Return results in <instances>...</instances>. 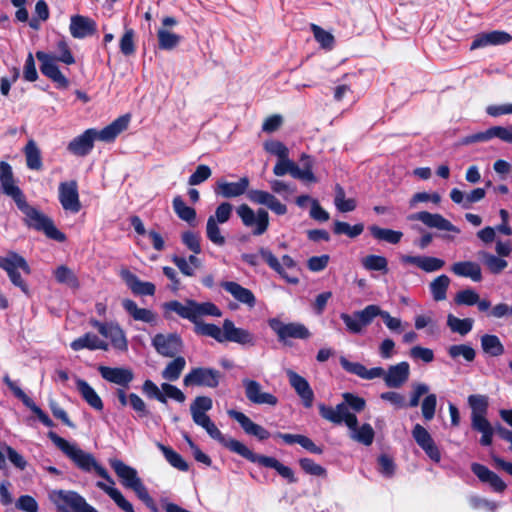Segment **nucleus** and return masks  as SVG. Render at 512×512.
Here are the masks:
<instances>
[{
	"instance_id": "53",
	"label": "nucleus",
	"mask_w": 512,
	"mask_h": 512,
	"mask_svg": "<svg viewBox=\"0 0 512 512\" xmlns=\"http://www.w3.org/2000/svg\"><path fill=\"white\" fill-rule=\"evenodd\" d=\"M157 37L158 46L161 50H172L177 47L181 41V36L166 28H160L157 32Z\"/></svg>"
},
{
	"instance_id": "40",
	"label": "nucleus",
	"mask_w": 512,
	"mask_h": 512,
	"mask_svg": "<svg viewBox=\"0 0 512 512\" xmlns=\"http://www.w3.org/2000/svg\"><path fill=\"white\" fill-rule=\"evenodd\" d=\"M194 300H186L184 303L172 300L163 304L166 312H174L183 319H187L195 324Z\"/></svg>"
},
{
	"instance_id": "26",
	"label": "nucleus",
	"mask_w": 512,
	"mask_h": 512,
	"mask_svg": "<svg viewBox=\"0 0 512 512\" xmlns=\"http://www.w3.org/2000/svg\"><path fill=\"white\" fill-rule=\"evenodd\" d=\"M223 329H224V342H234L240 345H255V337L254 335L243 328H238L234 325L233 321L230 319H225L223 321Z\"/></svg>"
},
{
	"instance_id": "59",
	"label": "nucleus",
	"mask_w": 512,
	"mask_h": 512,
	"mask_svg": "<svg viewBox=\"0 0 512 512\" xmlns=\"http://www.w3.org/2000/svg\"><path fill=\"white\" fill-rule=\"evenodd\" d=\"M362 266L368 271L387 273L388 261L384 256L368 255L362 259Z\"/></svg>"
},
{
	"instance_id": "58",
	"label": "nucleus",
	"mask_w": 512,
	"mask_h": 512,
	"mask_svg": "<svg viewBox=\"0 0 512 512\" xmlns=\"http://www.w3.org/2000/svg\"><path fill=\"white\" fill-rule=\"evenodd\" d=\"M194 314H195V323L201 322L199 320L202 316H214L220 317L222 315L221 310L212 302H202L199 303L194 301Z\"/></svg>"
},
{
	"instance_id": "54",
	"label": "nucleus",
	"mask_w": 512,
	"mask_h": 512,
	"mask_svg": "<svg viewBox=\"0 0 512 512\" xmlns=\"http://www.w3.org/2000/svg\"><path fill=\"white\" fill-rule=\"evenodd\" d=\"M206 237L211 243L218 247H222L226 244V238L222 234L220 224L215 223L212 218L207 219Z\"/></svg>"
},
{
	"instance_id": "21",
	"label": "nucleus",
	"mask_w": 512,
	"mask_h": 512,
	"mask_svg": "<svg viewBox=\"0 0 512 512\" xmlns=\"http://www.w3.org/2000/svg\"><path fill=\"white\" fill-rule=\"evenodd\" d=\"M492 138H499L500 140L506 143L512 144V124L507 127L494 126L487 129L484 132H479L466 136L462 140V143L468 145L476 142L488 141Z\"/></svg>"
},
{
	"instance_id": "62",
	"label": "nucleus",
	"mask_w": 512,
	"mask_h": 512,
	"mask_svg": "<svg viewBox=\"0 0 512 512\" xmlns=\"http://www.w3.org/2000/svg\"><path fill=\"white\" fill-rule=\"evenodd\" d=\"M181 240L187 249L194 254H200L202 252L201 237L198 233L190 230L185 231L181 234Z\"/></svg>"
},
{
	"instance_id": "38",
	"label": "nucleus",
	"mask_w": 512,
	"mask_h": 512,
	"mask_svg": "<svg viewBox=\"0 0 512 512\" xmlns=\"http://www.w3.org/2000/svg\"><path fill=\"white\" fill-rule=\"evenodd\" d=\"M122 277L134 294L144 296L154 295L156 288L153 283L141 281L135 274L128 270L122 272Z\"/></svg>"
},
{
	"instance_id": "33",
	"label": "nucleus",
	"mask_w": 512,
	"mask_h": 512,
	"mask_svg": "<svg viewBox=\"0 0 512 512\" xmlns=\"http://www.w3.org/2000/svg\"><path fill=\"white\" fill-rule=\"evenodd\" d=\"M471 470L480 481L488 483L495 492L501 493L506 489L507 485L505 482L486 466L479 463H473L471 465Z\"/></svg>"
},
{
	"instance_id": "44",
	"label": "nucleus",
	"mask_w": 512,
	"mask_h": 512,
	"mask_svg": "<svg viewBox=\"0 0 512 512\" xmlns=\"http://www.w3.org/2000/svg\"><path fill=\"white\" fill-rule=\"evenodd\" d=\"M26 165L28 169L39 171L43 167L41 151L34 140H29L24 147Z\"/></svg>"
},
{
	"instance_id": "25",
	"label": "nucleus",
	"mask_w": 512,
	"mask_h": 512,
	"mask_svg": "<svg viewBox=\"0 0 512 512\" xmlns=\"http://www.w3.org/2000/svg\"><path fill=\"white\" fill-rule=\"evenodd\" d=\"M286 374L288 376L291 387L301 398L304 407H312L314 401V392L308 381L292 370H287Z\"/></svg>"
},
{
	"instance_id": "29",
	"label": "nucleus",
	"mask_w": 512,
	"mask_h": 512,
	"mask_svg": "<svg viewBox=\"0 0 512 512\" xmlns=\"http://www.w3.org/2000/svg\"><path fill=\"white\" fill-rule=\"evenodd\" d=\"M95 135V129H87L69 142L67 150L76 156L88 155L93 149Z\"/></svg>"
},
{
	"instance_id": "46",
	"label": "nucleus",
	"mask_w": 512,
	"mask_h": 512,
	"mask_svg": "<svg viewBox=\"0 0 512 512\" xmlns=\"http://www.w3.org/2000/svg\"><path fill=\"white\" fill-rule=\"evenodd\" d=\"M157 447L171 466L180 471H187L189 469L187 462L171 447L165 446L160 442L157 443Z\"/></svg>"
},
{
	"instance_id": "36",
	"label": "nucleus",
	"mask_w": 512,
	"mask_h": 512,
	"mask_svg": "<svg viewBox=\"0 0 512 512\" xmlns=\"http://www.w3.org/2000/svg\"><path fill=\"white\" fill-rule=\"evenodd\" d=\"M129 124V116H121L114 120L111 124L104 127L102 130L97 131L95 129V139L111 142L113 141L122 131H124Z\"/></svg>"
},
{
	"instance_id": "10",
	"label": "nucleus",
	"mask_w": 512,
	"mask_h": 512,
	"mask_svg": "<svg viewBox=\"0 0 512 512\" xmlns=\"http://www.w3.org/2000/svg\"><path fill=\"white\" fill-rule=\"evenodd\" d=\"M429 390V386L425 383H414L409 402L406 404V407L415 408L419 405L420 398L426 395L421 403L422 416L426 421H431L434 418L437 406V396L433 393L428 394Z\"/></svg>"
},
{
	"instance_id": "1",
	"label": "nucleus",
	"mask_w": 512,
	"mask_h": 512,
	"mask_svg": "<svg viewBox=\"0 0 512 512\" xmlns=\"http://www.w3.org/2000/svg\"><path fill=\"white\" fill-rule=\"evenodd\" d=\"M0 185L3 194L12 198L17 208L24 214L23 221L28 228L43 232L46 237L57 242L66 240V235L54 225L51 218L28 204L24 193L15 183L11 165L5 161L0 162Z\"/></svg>"
},
{
	"instance_id": "64",
	"label": "nucleus",
	"mask_w": 512,
	"mask_h": 512,
	"mask_svg": "<svg viewBox=\"0 0 512 512\" xmlns=\"http://www.w3.org/2000/svg\"><path fill=\"white\" fill-rule=\"evenodd\" d=\"M233 213V205L229 202H222L219 204L213 215H210L208 218L214 219V222L217 224H225L227 223Z\"/></svg>"
},
{
	"instance_id": "3",
	"label": "nucleus",
	"mask_w": 512,
	"mask_h": 512,
	"mask_svg": "<svg viewBox=\"0 0 512 512\" xmlns=\"http://www.w3.org/2000/svg\"><path fill=\"white\" fill-rule=\"evenodd\" d=\"M194 423L202 427L207 434L214 440L218 441L221 445L229 449L231 452L236 453L252 463H256L266 468H272L283 478L287 479L290 483L296 482L292 469L283 465L274 457L264 456L254 453L244 443L231 437H226L218 429L215 423L207 416H197L193 419Z\"/></svg>"
},
{
	"instance_id": "51",
	"label": "nucleus",
	"mask_w": 512,
	"mask_h": 512,
	"mask_svg": "<svg viewBox=\"0 0 512 512\" xmlns=\"http://www.w3.org/2000/svg\"><path fill=\"white\" fill-rule=\"evenodd\" d=\"M369 230L374 238L385 241L390 244L399 243L401 238L403 237V233L401 231L380 228L376 225L370 226Z\"/></svg>"
},
{
	"instance_id": "28",
	"label": "nucleus",
	"mask_w": 512,
	"mask_h": 512,
	"mask_svg": "<svg viewBox=\"0 0 512 512\" xmlns=\"http://www.w3.org/2000/svg\"><path fill=\"white\" fill-rule=\"evenodd\" d=\"M248 177H242L237 182L219 180L216 183L214 192L224 198H235L245 194L249 187Z\"/></svg>"
},
{
	"instance_id": "42",
	"label": "nucleus",
	"mask_w": 512,
	"mask_h": 512,
	"mask_svg": "<svg viewBox=\"0 0 512 512\" xmlns=\"http://www.w3.org/2000/svg\"><path fill=\"white\" fill-rule=\"evenodd\" d=\"M173 209L176 215L190 226H196V211L194 208L185 204L181 196H175L172 201Z\"/></svg>"
},
{
	"instance_id": "8",
	"label": "nucleus",
	"mask_w": 512,
	"mask_h": 512,
	"mask_svg": "<svg viewBox=\"0 0 512 512\" xmlns=\"http://www.w3.org/2000/svg\"><path fill=\"white\" fill-rule=\"evenodd\" d=\"M50 501L56 506L58 512H97L89 505L84 497L71 490H52L49 493Z\"/></svg>"
},
{
	"instance_id": "34",
	"label": "nucleus",
	"mask_w": 512,
	"mask_h": 512,
	"mask_svg": "<svg viewBox=\"0 0 512 512\" xmlns=\"http://www.w3.org/2000/svg\"><path fill=\"white\" fill-rule=\"evenodd\" d=\"M70 347L73 351H80L83 349L107 351L109 349V344L105 340L99 338L96 334L88 332L73 340Z\"/></svg>"
},
{
	"instance_id": "61",
	"label": "nucleus",
	"mask_w": 512,
	"mask_h": 512,
	"mask_svg": "<svg viewBox=\"0 0 512 512\" xmlns=\"http://www.w3.org/2000/svg\"><path fill=\"white\" fill-rule=\"evenodd\" d=\"M55 278L59 283L66 284L71 288L78 287V280L75 274L67 266H59L54 272Z\"/></svg>"
},
{
	"instance_id": "12",
	"label": "nucleus",
	"mask_w": 512,
	"mask_h": 512,
	"mask_svg": "<svg viewBox=\"0 0 512 512\" xmlns=\"http://www.w3.org/2000/svg\"><path fill=\"white\" fill-rule=\"evenodd\" d=\"M258 253L266 264L279 274L286 282L290 284H298V277L291 276L286 272V269H294L296 267V262L292 257L284 255L280 261L268 248L264 247L260 248Z\"/></svg>"
},
{
	"instance_id": "24",
	"label": "nucleus",
	"mask_w": 512,
	"mask_h": 512,
	"mask_svg": "<svg viewBox=\"0 0 512 512\" xmlns=\"http://www.w3.org/2000/svg\"><path fill=\"white\" fill-rule=\"evenodd\" d=\"M98 371L104 380L122 387H128L134 379L130 368L99 366Z\"/></svg>"
},
{
	"instance_id": "14",
	"label": "nucleus",
	"mask_w": 512,
	"mask_h": 512,
	"mask_svg": "<svg viewBox=\"0 0 512 512\" xmlns=\"http://www.w3.org/2000/svg\"><path fill=\"white\" fill-rule=\"evenodd\" d=\"M221 372L207 367L193 368L185 375L183 383L185 386H203L216 388L219 385Z\"/></svg>"
},
{
	"instance_id": "30",
	"label": "nucleus",
	"mask_w": 512,
	"mask_h": 512,
	"mask_svg": "<svg viewBox=\"0 0 512 512\" xmlns=\"http://www.w3.org/2000/svg\"><path fill=\"white\" fill-rule=\"evenodd\" d=\"M69 31L72 37L83 39L95 33L96 23L89 17L73 15L70 18Z\"/></svg>"
},
{
	"instance_id": "16",
	"label": "nucleus",
	"mask_w": 512,
	"mask_h": 512,
	"mask_svg": "<svg viewBox=\"0 0 512 512\" xmlns=\"http://www.w3.org/2000/svg\"><path fill=\"white\" fill-rule=\"evenodd\" d=\"M152 346L164 357H175L181 352L183 342L177 333H158L152 338Z\"/></svg>"
},
{
	"instance_id": "22",
	"label": "nucleus",
	"mask_w": 512,
	"mask_h": 512,
	"mask_svg": "<svg viewBox=\"0 0 512 512\" xmlns=\"http://www.w3.org/2000/svg\"><path fill=\"white\" fill-rule=\"evenodd\" d=\"M227 414L240 424L241 428L247 435L254 436L259 441L267 440L270 437V432L267 429L254 423L243 412L230 409L227 411Z\"/></svg>"
},
{
	"instance_id": "6",
	"label": "nucleus",
	"mask_w": 512,
	"mask_h": 512,
	"mask_svg": "<svg viewBox=\"0 0 512 512\" xmlns=\"http://www.w3.org/2000/svg\"><path fill=\"white\" fill-rule=\"evenodd\" d=\"M342 397L343 402L337 404L335 408L323 403L318 405L319 414L323 419L333 424L341 425L347 421V415H355L350 412V409L354 412H361L366 406L364 398L352 393H344Z\"/></svg>"
},
{
	"instance_id": "15",
	"label": "nucleus",
	"mask_w": 512,
	"mask_h": 512,
	"mask_svg": "<svg viewBox=\"0 0 512 512\" xmlns=\"http://www.w3.org/2000/svg\"><path fill=\"white\" fill-rule=\"evenodd\" d=\"M90 325L98 330L105 338L110 339L114 348L126 351L128 342L122 328L115 322H100L96 319H90Z\"/></svg>"
},
{
	"instance_id": "35",
	"label": "nucleus",
	"mask_w": 512,
	"mask_h": 512,
	"mask_svg": "<svg viewBox=\"0 0 512 512\" xmlns=\"http://www.w3.org/2000/svg\"><path fill=\"white\" fill-rule=\"evenodd\" d=\"M9 389L13 392L15 397L20 399L22 403L37 416V418L43 425H45L46 427L54 426L53 421L48 417V415L40 407H38L34 403V401L30 397H28L19 386H17L13 382L12 386H9Z\"/></svg>"
},
{
	"instance_id": "47",
	"label": "nucleus",
	"mask_w": 512,
	"mask_h": 512,
	"mask_svg": "<svg viewBox=\"0 0 512 512\" xmlns=\"http://www.w3.org/2000/svg\"><path fill=\"white\" fill-rule=\"evenodd\" d=\"M450 278L442 274L436 277L429 285V289L432 295V298L435 301H442L446 299V294L448 287L450 285Z\"/></svg>"
},
{
	"instance_id": "55",
	"label": "nucleus",
	"mask_w": 512,
	"mask_h": 512,
	"mask_svg": "<svg viewBox=\"0 0 512 512\" xmlns=\"http://www.w3.org/2000/svg\"><path fill=\"white\" fill-rule=\"evenodd\" d=\"M334 204L342 213L351 212L356 208V201L353 198L346 199L345 191L339 184L335 186Z\"/></svg>"
},
{
	"instance_id": "11",
	"label": "nucleus",
	"mask_w": 512,
	"mask_h": 512,
	"mask_svg": "<svg viewBox=\"0 0 512 512\" xmlns=\"http://www.w3.org/2000/svg\"><path fill=\"white\" fill-rule=\"evenodd\" d=\"M236 212L243 225L250 228L254 236H260L267 231L269 227V214L265 209L259 208L254 211L247 204H242L237 207Z\"/></svg>"
},
{
	"instance_id": "23",
	"label": "nucleus",
	"mask_w": 512,
	"mask_h": 512,
	"mask_svg": "<svg viewBox=\"0 0 512 512\" xmlns=\"http://www.w3.org/2000/svg\"><path fill=\"white\" fill-rule=\"evenodd\" d=\"M350 430V438L365 446H369L374 440V430L368 423L358 427V419L356 415H347V421L344 422Z\"/></svg>"
},
{
	"instance_id": "5",
	"label": "nucleus",
	"mask_w": 512,
	"mask_h": 512,
	"mask_svg": "<svg viewBox=\"0 0 512 512\" xmlns=\"http://www.w3.org/2000/svg\"><path fill=\"white\" fill-rule=\"evenodd\" d=\"M57 50V55L43 51H37L36 58L40 62L41 73L53 81L58 88L66 89L69 87V80L59 70L57 62H62L66 65H72L75 63V58L65 40L58 41Z\"/></svg>"
},
{
	"instance_id": "50",
	"label": "nucleus",
	"mask_w": 512,
	"mask_h": 512,
	"mask_svg": "<svg viewBox=\"0 0 512 512\" xmlns=\"http://www.w3.org/2000/svg\"><path fill=\"white\" fill-rule=\"evenodd\" d=\"M303 167L297 166L294 170L293 178L302 180L304 182H317L318 179L313 173V162L309 156L303 155L301 157Z\"/></svg>"
},
{
	"instance_id": "45",
	"label": "nucleus",
	"mask_w": 512,
	"mask_h": 512,
	"mask_svg": "<svg viewBox=\"0 0 512 512\" xmlns=\"http://www.w3.org/2000/svg\"><path fill=\"white\" fill-rule=\"evenodd\" d=\"M468 404L472 410L471 420L479 417H486L489 398L482 394H473L468 397Z\"/></svg>"
},
{
	"instance_id": "57",
	"label": "nucleus",
	"mask_w": 512,
	"mask_h": 512,
	"mask_svg": "<svg viewBox=\"0 0 512 512\" xmlns=\"http://www.w3.org/2000/svg\"><path fill=\"white\" fill-rule=\"evenodd\" d=\"M213 406L212 399L208 396H197L190 405L192 419L197 416H207L206 412L211 410Z\"/></svg>"
},
{
	"instance_id": "18",
	"label": "nucleus",
	"mask_w": 512,
	"mask_h": 512,
	"mask_svg": "<svg viewBox=\"0 0 512 512\" xmlns=\"http://www.w3.org/2000/svg\"><path fill=\"white\" fill-rule=\"evenodd\" d=\"M59 202L65 211L78 213L81 210L78 185L74 180L61 182L59 184Z\"/></svg>"
},
{
	"instance_id": "31",
	"label": "nucleus",
	"mask_w": 512,
	"mask_h": 512,
	"mask_svg": "<svg viewBox=\"0 0 512 512\" xmlns=\"http://www.w3.org/2000/svg\"><path fill=\"white\" fill-rule=\"evenodd\" d=\"M109 465L121 479V483L125 488L130 489L135 485V483H138L141 480L135 468L125 464L117 458L109 459Z\"/></svg>"
},
{
	"instance_id": "43",
	"label": "nucleus",
	"mask_w": 512,
	"mask_h": 512,
	"mask_svg": "<svg viewBox=\"0 0 512 512\" xmlns=\"http://www.w3.org/2000/svg\"><path fill=\"white\" fill-rule=\"evenodd\" d=\"M471 426L475 431L481 433L480 444L482 446H490L492 444L494 430L486 417L471 420Z\"/></svg>"
},
{
	"instance_id": "52",
	"label": "nucleus",
	"mask_w": 512,
	"mask_h": 512,
	"mask_svg": "<svg viewBox=\"0 0 512 512\" xmlns=\"http://www.w3.org/2000/svg\"><path fill=\"white\" fill-rule=\"evenodd\" d=\"M195 332L198 335L208 336L215 339L219 343L224 342V329L215 324H208L203 322H196Z\"/></svg>"
},
{
	"instance_id": "39",
	"label": "nucleus",
	"mask_w": 512,
	"mask_h": 512,
	"mask_svg": "<svg viewBox=\"0 0 512 512\" xmlns=\"http://www.w3.org/2000/svg\"><path fill=\"white\" fill-rule=\"evenodd\" d=\"M123 308L129 315L136 321H141L148 324H156L157 315L150 309L139 308L137 304L130 299H124L122 302Z\"/></svg>"
},
{
	"instance_id": "41",
	"label": "nucleus",
	"mask_w": 512,
	"mask_h": 512,
	"mask_svg": "<svg viewBox=\"0 0 512 512\" xmlns=\"http://www.w3.org/2000/svg\"><path fill=\"white\" fill-rule=\"evenodd\" d=\"M76 387L81 394L82 398L95 410L101 411L103 409V402L96 391L82 379L76 380Z\"/></svg>"
},
{
	"instance_id": "56",
	"label": "nucleus",
	"mask_w": 512,
	"mask_h": 512,
	"mask_svg": "<svg viewBox=\"0 0 512 512\" xmlns=\"http://www.w3.org/2000/svg\"><path fill=\"white\" fill-rule=\"evenodd\" d=\"M473 323L474 321L471 318L460 319L452 314H449L447 317L449 328L460 335L468 334L472 330Z\"/></svg>"
},
{
	"instance_id": "17",
	"label": "nucleus",
	"mask_w": 512,
	"mask_h": 512,
	"mask_svg": "<svg viewBox=\"0 0 512 512\" xmlns=\"http://www.w3.org/2000/svg\"><path fill=\"white\" fill-rule=\"evenodd\" d=\"M411 433L417 445L425 452L429 459L439 463L441 461V451L428 430L420 424H415Z\"/></svg>"
},
{
	"instance_id": "48",
	"label": "nucleus",
	"mask_w": 512,
	"mask_h": 512,
	"mask_svg": "<svg viewBox=\"0 0 512 512\" xmlns=\"http://www.w3.org/2000/svg\"><path fill=\"white\" fill-rule=\"evenodd\" d=\"M186 366V360L182 356H177L162 371L161 375L165 380L176 381L179 379L182 371Z\"/></svg>"
},
{
	"instance_id": "60",
	"label": "nucleus",
	"mask_w": 512,
	"mask_h": 512,
	"mask_svg": "<svg viewBox=\"0 0 512 512\" xmlns=\"http://www.w3.org/2000/svg\"><path fill=\"white\" fill-rule=\"evenodd\" d=\"M364 230L362 223L351 226L350 224L342 221H335L333 226V232L337 235L345 234L350 238H356Z\"/></svg>"
},
{
	"instance_id": "7",
	"label": "nucleus",
	"mask_w": 512,
	"mask_h": 512,
	"mask_svg": "<svg viewBox=\"0 0 512 512\" xmlns=\"http://www.w3.org/2000/svg\"><path fill=\"white\" fill-rule=\"evenodd\" d=\"M0 268L7 273L14 286L18 287L25 294L29 293V287L22 278L20 271L29 275L31 269L23 256L14 251L7 252L5 256H0Z\"/></svg>"
},
{
	"instance_id": "20",
	"label": "nucleus",
	"mask_w": 512,
	"mask_h": 512,
	"mask_svg": "<svg viewBox=\"0 0 512 512\" xmlns=\"http://www.w3.org/2000/svg\"><path fill=\"white\" fill-rule=\"evenodd\" d=\"M409 219L420 221L429 228H435L440 231H448L456 234L460 233V229L457 226L438 213L421 211L410 215Z\"/></svg>"
},
{
	"instance_id": "9",
	"label": "nucleus",
	"mask_w": 512,
	"mask_h": 512,
	"mask_svg": "<svg viewBox=\"0 0 512 512\" xmlns=\"http://www.w3.org/2000/svg\"><path fill=\"white\" fill-rule=\"evenodd\" d=\"M382 314L378 305H368L364 309L355 311L353 314L341 313L340 318L344 322L348 332L361 334L365 327L370 325L374 318Z\"/></svg>"
},
{
	"instance_id": "4",
	"label": "nucleus",
	"mask_w": 512,
	"mask_h": 512,
	"mask_svg": "<svg viewBox=\"0 0 512 512\" xmlns=\"http://www.w3.org/2000/svg\"><path fill=\"white\" fill-rule=\"evenodd\" d=\"M339 362L346 372L364 380L382 378L385 385L389 388L402 387L410 377V365L406 361L391 365L387 370L382 367L367 368L359 362L349 361L344 356L340 357Z\"/></svg>"
},
{
	"instance_id": "49",
	"label": "nucleus",
	"mask_w": 512,
	"mask_h": 512,
	"mask_svg": "<svg viewBox=\"0 0 512 512\" xmlns=\"http://www.w3.org/2000/svg\"><path fill=\"white\" fill-rule=\"evenodd\" d=\"M481 347L490 356L497 357L504 353V346L496 335L485 334L481 337Z\"/></svg>"
},
{
	"instance_id": "63",
	"label": "nucleus",
	"mask_w": 512,
	"mask_h": 512,
	"mask_svg": "<svg viewBox=\"0 0 512 512\" xmlns=\"http://www.w3.org/2000/svg\"><path fill=\"white\" fill-rule=\"evenodd\" d=\"M483 260L493 274L501 273L508 266V262L505 259L490 253H483Z\"/></svg>"
},
{
	"instance_id": "37",
	"label": "nucleus",
	"mask_w": 512,
	"mask_h": 512,
	"mask_svg": "<svg viewBox=\"0 0 512 512\" xmlns=\"http://www.w3.org/2000/svg\"><path fill=\"white\" fill-rule=\"evenodd\" d=\"M450 269L456 276L470 278L474 282H480L482 280V270L480 265L476 262H456Z\"/></svg>"
},
{
	"instance_id": "2",
	"label": "nucleus",
	"mask_w": 512,
	"mask_h": 512,
	"mask_svg": "<svg viewBox=\"0 0 512 512\" xmlns=\"http://www.w3.org/2000/svg\"><path fill=\"white\" fill-rule=\"evenodd\" d=\"M48 437L77 468L84 472L95 471L97 475L105 479L109 484L98 481L96 486L104 491L120 509L125 512H135L133 505L114 487L115 482L107 470L98 464L91 453L82 450L77 444L67 441L55 432H49Z\"/></svg>"
},
{
	"instance_id": "27",
	"label": "nucleus",
	"mask_w": 512,
	"mask_h": 512,
	"mask_svg": "<svg viewBox=\"0 0 512 512\" xmlns=\"http://www.w3.org/2000/svg\"><path fill=\"white\" fill-rule=\"evenodd\" d=\"M512 40V36L504 31H490L477 34L472 43L471 50L484 48L487 46L503 45Z\"/></svg>"
},
{
	"instance_id": "13",
	"label": "nucleus",
	"mask_w": 512,
	"mask_h": 512,
	"mask_svg": "<svg viewBox=\"0 0 512 512\" xmlns=\"http://www.w3.org/2000/svg\"><path fill=\"white\" fill-rule=\"evenodd\" d=\"M269 327L276 333L280 342H286L287 339H308L311 336L309 329L302 323L291 322L283 323L278 318L268 320Z\"/></svg>"
},
{
	"instance_id": "19",
	"label": "nucleus",
	"mask_w": 512,
	"mask_h": 512,
	"mask_svg": "<svg viewBox=\"0 0 512 512\" xmlns=\"http://www.w3.org/2000/svg\"><path fill=\"white\" fill-rule=\"evenodd\" d=\"M242 384L245 389L246 398L251 403L256 405H277V397L271 393L263 392L261 384L256 380L245 378L242 380Z\"/></svg>"
},
{
	"instance_id": "32",
	"label": "nucleus",
	"mask_w": 512,
	"mask_h": 512,
	"mask_svg": "<svg viewBox=\"0 0 512 512\" xmlns=\"http://www.w3.org/2000/svg\"><path fill=\"white\" fill-rule=\"evenodd\" d=\"M221 287L232 295V297L238 302L253 308L256 304V297L253 292L241 286L239 283L234 281H224L221 283Z\"/></svg>"
}]
</instances>
